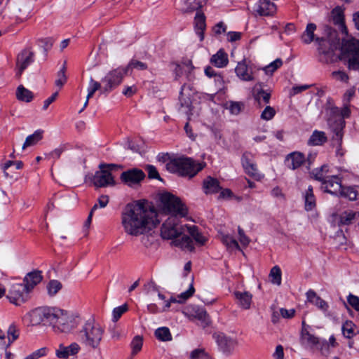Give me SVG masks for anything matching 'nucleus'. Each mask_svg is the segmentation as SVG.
<instances>
[{"label":"nucleus","instance_id":"1","mask_svg":"<svg viewBox=\"0 0 359 359\" xmlns=\"http://www.w3.org/2000/svg\"><path fill=\"white\" fill-rule=\"evenodd\" d=\"M156 212L146 206L144 201H137L126 205L121 214V224L128 234L139 236L159 223Z\"/></svg>","mask_w":359,"mask_h":359},{"label":"nucleus","instance_id":"2","mask_svg":"<svg viewBox=\"0 0 359 359\" xmlns=\"http://www.w3.org/2000/svg\"><path fill=\"white\" fill-rule=\"evenodd\" d=\"M104 327L94 319L86 321L78 332L80 342L87 348L97 350L102 341Z\"/></svg>","mask_w":359,"mask_h":359},{"label":"nucleus","instance_id":"3","mask_svg":"<svg viewBox=\"0 0 359 359\" xmlns=\"http://www.w3.org/2000/svg\"><path fill=\"white\" fill-rule=\"evenodd\" d=\"M331 112L333 115H335L336 117L330 118L328 121V123L332 133V139L333 144L337 148V154H339L344 136L343 130L346 125L344 118L349 117L351 110L347 104H346L341 109L332 107Z\"/></svg>","mask_w":359,"mask_h":359},{"label":"nucleus","instance_id":"4","mask_svg":"<svg viewBox=\"0 0 359 359\" xmlns=\"http://www.w3.org/2000/svg\"><path fill=\"white\" fill-rule=\"evenodd\" d=\"M165 167L170 172L193 177L203 168L204 165L195 162L191 158L181 156L170 160Z\"/></svg>","mask_w":359,"mask_h":359},{"label":"nucleus","instance_id":"5","mask_svg":"<svg viewBox=\"0 0 359 359\" xmlns=\"http://www.w3.org/2000/svg\"><path fill=\"white\" fill-rule=\"evenodd\" d=\"M50 324L60 332H69L75 326L72 316L67 311L55 307H53Z\"/></svg>","mask_w":359,"mask_h":359},{"label":"nucleus","instance_id":"6","mask_svg":"<svg viewBox=\"0 0 359 359\" xmlns=\"http://www.w3.org/2000/svg\"><path fill=\"white\" fill-rule=\"evenodd\" d=\"M341 50L347 55V67L350 70L359 71V40L355 38L343 39Z\"/></svg>","mask_w":359,"mask_h":359},{"label":"nucleus","instance_id":"7","mask_svg":"<svg viewBox=\"0 0 359 359\" xmlns=\"http://www.w3.org/2000/svg\"><path fill=\"white\" fill-rule=\"evenodd\" d=\"M161 202L163 211L172 214V216L182 217L187 214V209L181 200L170 193L162 194Z\"/></svg>","mask_w":359,"mask_h":359},{"label":"nucleus","instance_id":"8","mask_svg":"<svg viewBox=\"0 0 359 359\" xmlns=\"http://www.w3.org/2000/svg\"><path fill=\"white\" fill-rule=\"evenodd\" d=\"M186 227L179 224V219L176 216L169 217L163 224L161 236L163 239H173L186 231Z\"/></svg>","mask_w":359,"mask_h":359},{"label":"nucleus","instance_id":"9","mask_svg":"<svg viewBox=\"0 0 359 359\" xmlns=\"http://www.w3.org/2000/svg\"><path fill=\"white\" fill-rule=\"evenodd\" d=\"M127 73V69L123 67H119L109 71L102 79V82L104 84L103 91L110 92L119 86Z\"/></svg>","mask_w":359,"mask_h":359},{"label":"nucleus","instance_id":"10","mask_svg":"<svg viewBox=\"0 0 359 359\" xmlns=\"http://www.w3.org/2000/svg\"><path fill=\"white\" fill-rule=\"evenodd\" d=\"M219 349L226 355H231L238 346V341L236 338L226 335L222 332L214 333L212 335Z\"/></svg>","mask_w":359,"mask_h":359},{"label":"nucleus","instance_id":"11","mask_svg":"<svg viewBox=\"0 0 359 359\" xmlns=\"http://www.w3.org/2000/svg\"><path fill=\"white\" fill-rule=\"evenodd\" d=\"M29 292L22 283H14L8 292L7 298L11 303L20 305L27 301Z\"/></svg>","mask_w":359,"mask_h":359},{"label":"nucleus","instance_id":"12","mask_svg":"<svg viewBox=\"0 0 359 359\" xmlns=\"http://www.w3.org/2000/svg\"><path fill=\"white\" fill-rule=\"evenodd\" d=\"M144 178V172L139 168L129 169L123 172L120 176L121 182L130 187L139 185Z\"/></svg>","mask_w":359,"mask_h":359},{"label":"nucleus","instance_id":"13","mask_svg":"<svg viewBox=\"0 0 359 359\" xmlns=\"http://www.w3.org/2000/svg\"><path fill=\"white\" fill-rule=\"evenodd\" d=\"M53 307H41L33 310L29 313L30 323L37 325L41 323H50Z\"/></svg>","mask_w":359,"mask_h":359},{"label":"nucleus","instance_id":"14","mask_svg":"<svg viewBox=\"0 0 359 359\" xmlns=\"http://www.w3.org/2000/svg\"><path fill=\"white\" fill-rule=\"evenodd\" d=\"M34 53L30 48H27L22 50L17 57L16 75L20 77L23 71L34 61Z\"/></svg>","mask_w":359,"mask_h":359},{"label":"nucleus","instance_id":"15","mask_svg":"<svg viewBox=\"0 0 359 359\" xmlns=\"http://www.w3.org/2000/svg\"><path fill=\"white\" fill-rule=\"evenodd\" d=\"M93 182L96 187H106L115 184L111 173L109 170L103 168H100V170L95 172Z\"/></svg>","mask_w":359,"mask_h":359},{"label":"nucleus","instance_id":"16","mask_svg":"<svg viewBox=\"0 0 359 359\" xmlns=\"http://www.w3.org/2000/svg\"><path fill=\"white\" fill-rule=\"evenodd\" d=\"M342 187L341 180L337 175H331L322 183L321 189L325 192L338 196L340 191H341Z\"/></svg>","mask_w":359,"mask_h":359},{"label":"nucleus","instance_id":"17","mask_svg":"<svg viewBox=\"0 0 359 359\" xmlns=\"http://www.w3.org/2000/svg\"><path fill=\"white\" fill-rule=\"evenodd\" d=\"M306 298L307 301L315 306H316L319 309H320L327 317H331L332 314L329 311V305L328 304L321 299L316 293L312 290H309L306 292Z\"/></svg>","mask_w":359,"mask_h":359},{"label":"nucleus","instance_id":"18","mask_svg":"<svg viewBox=\"0 0 359 359\" xmlns=\"http://www.w3.org/2000/svg\"><path fill=\"white\" fill-rule=\"evenodd\" d=\"M252 95L255 101L261 107L268 104L271 98V92L263 89V84L257 83L252 88Z\"/></svg>","mask_w":359,"mask_h":359},{"label":"nucleus","instance_id":"19","mask_svg":"<svg viewBox=\"0 0 359 359\" xmlns=\"http://www.w3.org/2000/svg\"><path fill=\"white\" fill-rule=\"evenodd\" d=\"M305 161L304 155L299 151H294L287 154L285 160L286 166L293 170L300 168Z\"/></svg>","mask_w":359,"mask_h":359},{"label":"nucleus","instance_id":"20","mask_svg":"<svg viewBox=\"0 0 359 359\" xmlns=\"http://www.w3.org/2000/svg\"><path fill=\"white\" fill-rule=\"evenodd\" d=\"M242 165L245 172L253 177L259 175L257 165L253 161L252 155L249 152H245L241 158Z\"/></svg>","mask_w":359,"mask_h":359},{"label":"nucleus","instance_id":"21","mask_svg":"<svg viewBox=\"0 0 359 359\" xmlns=\"http://www.w3.org/2000/svg\"><path fill=\"white\" fill-rule=\"evenodd\" d=\"M276 6L270 0H259L256 12L260 16H272L276 13Z\"/></svg>","mask_w":359,"mask_h":359},{"label":"nucleus","instance_id":"22","mask_svg":"<svg viewBox=\"0 0 359 359\" xmlns=\"http://www.w3.org/2000/svg\"><path fill=\"white\" fill-rule=\"evenodd\" d=\"M80 349V346L76 342L72 343L67 346L61 344L56 350V355L59 358L66 359L69 356L77 354Z\"/></svg>","mask_w":359,"mask_h":359},{"label":"nucleus","instance_id":"23","mask_svg":"<svg viewBox=\"0 0 359 359\" xmlns=\"http://www.w3.org/2000/svg\"><path fill=\"white\" fill-rule=\"evenodd\" d=\"M41 273L39 271H34L28 273L24 278V286L27 292H30L37 284L42 280Z\"/></svg>","mask_w":359,"mask_h":359},{"label":"nucleus","instance_id":"24","mask_svg":"<svg viewBox=\"0 0 359 359\" xmlns=\"http://www.w3.org/2000/svg\"><path fill=\"white\" fill-rule=\"evenodd\" d=\"M235 72L236 75L243 81H250L254 80L252 69L248 66L245 60L238 63Z\"/></svg>","mask_w":359,"mask_h":359},{"label":"nucleus","instance_id":"25","mask_svg":"<svg viewBox=\"0 0 359 359\" xmlns=\"http://www.w3.org/2000/svg\"><path fill=\"white\" fill-rule=\"evenodd\" d=\"M300 340L303 346L309 348L316 347L320 343L318 337L311 334L305 327L302 328Z\"/></svg>","mask_w":359,"mask_h":359},{"label":"nucleus","instance_id":"26","mask_svg":"<svg viewBox=\"0 0 359 359\" xmlns=\"http://www.w3.org/2000/svg\"><path fill=\"white\" fill-rule=\"evenodd\" d=\"M203 187L206 194H215L221 189L219 181L210 176L203 180Z\"/></svg>","mask_w":359,"mask_h":359},{"label":"nucleus","instance_id":"27","mask_svg":"<svg viewBox=\"0 0 359 359\" xmlns=\"http://www.w3.org/2000/svg\"><path fill=\"white\" fill-rule=\"evenodd\" d=\"M210 62L218 68L224 67L229 62L228 55L224 50L220 49L211 57Z\"/></svg>","mask_w":359,"mask_h":359},{"label":"nucleus","instance_id":"28","mask_svg":"<svg viewBox=\"0 0 359 359\" xmlns=\"http://www.w3.org/2000/svg\"><path fill=\"white\" fill-rule=\"evenodd\" d=\"M43 133L44 131L43 130L39 129L34 131L33 134L28 135L22 144V149L25 150L27 147L36 145L43 139Z\"/></svg>","mask_w":359,"mask_h":359},{"label":"nucleus","instance_id":"29","mask_svg":"<svg viewBox=\"0 0 359 359\" xmlns=\"http://www.w3.org/2000/svg\"><path fill=\"white\" fill-rule=\"evenodd\" d=\"M327 137L325 132L314 130L308 140V144L311 146H320L325 143Z\"/></svg>","mask_w":359,"mask_h":359},{"label":"nucleus","instance_id":"30","mask_svg":"<svg viewBox=\"0 0 359 359\" xmlns=\"http://www.w3.org/2000/svg\"><path fill=\"white\" fill-rule=\"evenodd\" d=\"M359 194V187L358 186H349L342 187L341 191H340L339 195L341 197L348 198L349 201H355Z\"/></svg>","mask_w":359,"mask_h":359},{"label":"nucleus","instance_id":"31","mask_svg":"<svg viewBox=\"0 0 359 359\" xmlns=\"http://www.w3.org/2000/svg\"><path fill=\"white\" fill-rule=\"evenodd\" d=\"M234 295L238 300V305L244 309H248L250 307L252 302V294L248 292H236Z\"/></svg>","mask_w":359,"mask_h":359},{"label":"nucleus","instance_id":"32","mask_svg":"<svg viewBox=\"0 0 359 359\" xmlns=\"http://www.w3.org/2000/svg\"><path fill=\"white\" fill-rule=\"evenodd\" d=\"M186 231H187L190 236L194 239L196 243L203 245L206 241L207 238L205 237L199 231L196 226L192 225H185Z\"/></svg>","mask_w":359,"mask_h":359},{"label":"nucleus","instance_id":"33","mask_svg":"<svg viewBox=\"0 0 359 359\" xmlns=\"http://www.w3.org/2000/svg\"><path fill=\"white\" fill-rule=\"evenodd\" d=\"M358 217L359 212L351 210H346L339 215L338 224L339 226L349 225Z\"/></svg>","mask_w":359,"mask_h":359},{"label":"nucleus","instance_id":"34","mask_svg":"<svg viewBox=\"0 0 359 359\" xmlns=\"http://www.w3.org/2000/svg\"><path fill=\"white\" fill-rule=\"evenodd\" d=\"M195 28L200 41H203L204 39L203 31L205 29V18L203 13L198 11L195 16Z\"/></svg>","mask_w":359,"mask_h":359},{"label":"nucleus","instance_id":"35","mask_svg":"<svg viewBox=\"0 0 359 359\" xmlns=\"http://www.w3.org/2000/svg\"><path fill=\"white\" fill-rule=\"evenodd\" d=\"M316 180L323 183L331 175H329V168L327 165H323L320 168L315 169L311 173Z\"/></svg>","mask_w":359,"mask_h":359},{"label":"nucleus","instance_id":"36","mask_svg":"<svg viewBox=\"0 0 359 359\" xmlns=\"http://www.w3.org/2000/svg\"><path fill=\"white\" fill-rule=\"evenodd\" d=\"M16 97L20 101L29 102L32 100L34 95L29 90L20 85L16 90Z\"/></svg>","mask_w":359,"mask_h":359},{"label":"nucleus","instance_id":"37","mask_svg":"<svg viewBox=\"0 0 359 359\" xmlns=\"http://www.w3.org/2000/svg\"><path fill=\"white\" fill-rule=\"evenodd\" d=\"M316 29V25L313 23H309L306 30L302 35V40L306 44L311 43L314 40V31Z\"/></svg>","mask_w":359,"mask_h":359},{"label":"nucleus","instance_id":"38","mask_svg":"<svg viewBox=\"0 0 359 359\" xmlns=\"http://www.w3.org/2000/svg\"><path fill=\"white\" fill-rule=\"evenodd\" d=\"M173 243L176 246H179L182 249L189 251H193L194 250L193 241L187 236H183L180 239L175 240Z\"/></svg>","mask_w":359,"mask_h":359},{"label":"nucleus","instance_id":"39","mask_svg":"<svg viewBox=\"0 0 359 359\" xmlns=\"http://www.w3.org/2000/svg\"><path fill=\"white\" fill-rule=\"evenodd\" d=\"M316 206V199L311 186L308 187L305 194V208L307 211L313 210Z\"/></svg>","mask_w":359,"mask_h":359},{"label":"nucleus","instance_id":"40","mask_svg":"<svg viewBox=\"0 0 359 359\" xmlns=\"http://www.w3.org/2000/svg\"><path fill=\"white\" fill-rule=\"evenodd\" d=\"M220 239L228 249H240L238 243L229 234H221Z\"/></svg>","mask_w":359,"mask_h":359},{"label":"nucleus","instance_id":"41","mask_svg":"<svg viewBox=\"0 0 359 359\" xmlns=\"http://www.w3.org/2000/svg\"><path fill=\"white\" fill-rule=\"evenodd\" d=\"M155 336L158 340L162 341H168L172 339L170 330L166 327L158 328L155 331Z\"/></svg>","mask_w":359,"mask_h":359},{"label":"nucleus","instance_id":"42","mask_svg":"<svg viewBox=\"0 0 359 359\" xmlns=\"http://www.w3.org/2000/svg\"><path fill=\"white\" fill-rule=\"evenodd\" d=\"M269 278L273 284L280 285L281 284V270L279 266H273L270 271Z\"/></svg>","mask_w":359,"mask_h":359},{"label":"nucleus","instance_id":"43","mask_svg":"<svg viewBox=\"0 0 359 359\" xmlns=\"http://www.w3.org/2000/svg\"><path fill=\"white\" fill-rule=\"evenodd\" d=\"M355 325L351 320H346L342 325V333L346 338L351 339L355 334Z\"/></svg>","mask_w":359,"mask_h":359},{"label":"nucleus","instance_id":"44","mask_svg":"<svg viewBox=\"0 0 359 359\" xmlns=\"http://www.w3.org/2000/svg\"><path fill=\"white\" fill-rule=\"evenodd\" d=\"M143 345V338L140 335L135 336L130 344L132 355L137 354L142 349Z\"/></svg>","mask_w":359,"mask_h":359},{"label":"nucleus","instance_id":"45","mask_svg":"<svg viewBox=\"0 0 359 359\" xmlns=\"http://www.w3.org/2000/svg\"><path fill=\"white\" fill-rule=\"evenodd\" d=\"M187 11L191 12L201 8L205 4V0H185Z\"/></svg>","mask_w":359,"mask_h":359},{"label":"nucleus","instance_id":"46","mask_svg":"<svg viewBox=\"0 0 359 359\" xmlns=\"http://www.w3.org/2000/svg\"><path fill=\"white\" fill-rule=\"evenodd\" d=\"M62 289V283L57 280H50L47 285L48 293L50 296H54Z\"/></svg>","mask_w":359,"mask_h":359},{"label":"nucleus","instance_id":"47","mask_svg":"<svg viewBox=\"0 0 359 359\" xmlns=\"http://www.w3.org/2000/svg\"><path fill=\"white\" fill-rule=\"evenodd\" d=\"M101 89V84L98 81H95L93 78H90L89 85L88 87V99L91 98L94 93Z\"/></svg>","mask_w":359,"mask_h":359},{"label":"nucleus","instance_id":"48","mask_svg":"<svg viewBox=\"0 0 359 359\" xmlns=\"http://www.w3.org/2000/svg\"><path fill=\"white\" fill-rule=\"evenodd\" d=\"M282 65V60L280 59H276L273 62H271L269 65L266 66L263 69L266 74H272L277 69L280 67Z\"/></svg>","mask_w":359,"mask_h":359},{"label":"nucleus","instance_id":"49","mask_svg":"<svg viewBox=\"0 0 359 359\" xmlns=\"http://www.w3.org/2000/svg\"><path fill=\"white\" fill-rule=\"evenodd\" d=\"M331 76L336 81L347 83L349 80L348 75L344 71H334L332 72Z\"/></svg>","mask_w":359,"mask_h":359},{"label":"nucleus","instance_id":"50","mask_svg":"<svg viewBox=\"0 0 359 359\" xmlns=\"http://www.w3.org/2000/svg\"><path fill=\"white\" fill-rule=\"evenodd\" d=\"M126 69H127V72L129 71L130 69H137L139 70H144L147 69V65L146 63H144L142 62L136 60H132L126 67H125Z\"/></svg>","mask_w":359,"mask_h":359},{"label":"nucleus","instance_id":"51","mask_svg":"<svg viewBox=\"0 0 359 359\" xmlns=\"http://www.w3.org/2000/svg\"><path fill=\"white\" fill-rule=\"evenodd\" d=\"M7 339H11L12 343L19 337V330L17 326L13 323L10 325L7 330Z\"/></svg>","mask_w":359,"mask_h":359},{"label":"nucleus","instance_id":"52","mask_svg":"<svg viewBox=\"0 0 359 359\" xmlns=\"http://www.w3.org/2000/svg\"><path fill=\"white\" fill-rule=\"evenodd\" d=\"M275 114V109L270 106H266L261 114V118L266 121H269L273 118Z\"/></svg>","mask_w":359,"mask_h":359},{"label":"nucleus","instance_id":"53","mask_svg":"<svg viewBox=\"0 0 359 359\" xmlns=\"http://www.w3.org/2000/svg\"><path fill=\"white\" fill-rule=\"evenodd\" d=\"M67 78L65 75V66L57 73V78L55 80V85L60 88L67 82Z\"/></svg>","mask_w":359,"mask_h":359},{"label":"nucleus","instance_id":"54","mask_svg":"<svg viewBox=\"0 0 359 359\" xmlns=\"http://www.w3.org/2000/svg\"><path fill=\"white\" fill-rule=\"evenodd\" d=\"M194 292H195V289H194V286L192 285H191L187 291L182 292L178 296L179 299L177 301V303L181 304V303L184 302L187 299H189L194 294Z\"/></svg>","mask_w":359,"mask_h":359},{"label":"nucleus","instance_id":"55","mask_svg":"<svg viewBox=\"0 0 359 359\" xmlns=\"http://www.w3.org/2000/svg\"><path fill=\"white\" fill-rule=\"evenodd\" d=\"M243 108V104L240 102H230L229 109L232 114L238 115Z\"/></svg>","mask_w":359,"mask_h":359},{"label":"nucleus","instance_id":"56","mask_svg":"<svg viewBox=\"0 0 359 359\" xmlns=\"http://www.w3.org/2000/svg\"><path fill=\"white\" fill-rule=\"evenodd\" d=\"M127 310L126 304L114 308L113 310V320L117 321Z\"/></svg>","mask_w":359,"mask_h":359},{"label":"nucleus","instance_id":"57","mask_svg":"<svg viewBox=\"0 0 359 359\" xmlns=\"http://www.w3.org/2000/svg\"><path fill=\"white\" fill-rule=\"evenodd\" d=\"M207 357L208 354L203 348L195 349L190 355V359H205Z\"/></svg>","mask_w":359,"mask_h":359},{"label":"nucleus","instance_id":"58","mask_svg":"<svg viewBox=\"0 0 359 359\" xmlns=\"http://www.w3.org/2000/svg\"><path fill=\"white\" fill-rule=\"evenodd\" d=\"M47 354V348L46 347L41 348L34 352H32L31 354L28 355L27 357L29 358V359H39L41 357H43L46 355Z\"/></svg>","mask_w":359,"mask_h":359},{"label":"nucleus","instance_id":"59","mask_svg":"<svg viewBox=\"0 0 359 359\" xmlns=\"http://www.w3.org/2000/svg\"><path fill=\"white\" fill-rule=\"evenodd\" d=\"M348 303L356 311H359V297L350 294L347 297Z\"/></svg>","mask_w":359,"mask_h":359},{"label":"nucleus","instance_id":"60","mask_svg":"<svg viewBox=\"0 0 359 359\" xmlns=\"http://www.w3.org/2000/svg\"><path fill=\"white\" fill-rule=\"evenodd\" d=\"M12 344L11 339H6L4 332L0 329V348L7 349Z\"/></svg>","mask_w":359,"mask_h":359},{"label":"nucleus","instance_id":"61","mask_svg":"<svg viewBox=\"0 0 359 359\" xmlns=\"http://www.w3.org/2000/svg\"><path fill=\"white\" fill-rule=\"evenodd\" d=\"M39 44L46 52H47L53 46V40L50 38L41 39L39 40Z\"/></svg>","mask_w":359,"mask_h":359},{"label":"nucleus","instance_id":"62","mask_svg":"<svg viewBox=\"0 0 359 359\" xmlns=\"http://www.w3.org/2000/svg\"><path fill=\"white\" fill-rule=\"evenodd\" d=\"M197 318L202 320L203 323V326L208 325L210 323L209 316L207 312L204 309H201L197 313Z\"/></svg>","mask_w":359,"mask_h":359},{"label":"nucleus","instance_id":"63","mask_svg":"<svg viewBox=\"0 0 359 359\" xmlns=\"http://www.w3.org/2000/svg\"><path fill=\"white\" fill-rule=\"evenodd\" d=\"M147 170L148 172V177L151 179L161 180L160 175L156 168L151 165H147Z\"/></svg>","mask_w":359,"mask_h":359},{"label":"nucleus","instance_id":"64","mask_svg":"<svg viewBox=\"0 0 359 359\" xmlns=\"http://www.w3.org/2000/svg\"><path fill=\"white\" fill-rule=\"evenodd\" d=\"M273 358L274 359H284V351L282 345H278L276 347V350L273 353Z\"/></svg>","mask_w":359,"mask_h":359}]
</instances>
